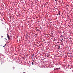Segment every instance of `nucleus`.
<instances>
[{"instance_id":"f257e3e1","label":"nucleus","mask_w":73,"mask_h":73,"mask_svg":"<svg viewBox=\"0 0 73 73\" xmlns=\"http://www.w3.org/2000/svg\"><path fill=\"white\" fill-rule=\"evenodd\" d=\"M7 35L8 40H10V39H11V38H10V37H9V35L8 34H7Z\"/></svg>"},{"instance_id":"f03ea898","label":"nucleus","mask_w":73,"mask_h":73,"mask_svg":"<svg viewBox=\"0 0 73 73\" xmlns=\"http://www.w3.org/2000/svg\"><path fill=\"white\" fill-rule=\"evenodd\" d=\"M36 31H37V32H39V31H40V30H39L38 29H37Z\"/></svg>"},{"instance_id":"7ed1b4c3","label":"nucleus","mask_w":73,"mask_h":73,"mask_svg":"<svg viewBox=\"0 0 73 73\" xmlns=\"http://www.w3.org/2000/svg\"><path fill=\"white\" fill-rule=\"evenodd\" d=\"M58 69H60V68H56V69H54V70H58Z\"/></svg>"},{"instance_id":"20e7f679","label":"nucleus","mask_w":73,"mask_h":73,"mask_svg":"<svg viewBox=\"0 0 73 73\" xmlns=\"http://www.w3.org/2000/svg\"><path fill=\"white\" fill-rule=\"evenodd\" d=\"M46 56L47 57H49V55H47Z\"/></svg>"},{"instance_id":"39448f33","label":"nucleus","mask_w":73,"mask_h":73,"mask_svg":"<svg viewBox=\"0 0 73 73\" xmlns=\"http://www.w3.org/2000/svg\"><path fill=\"white\" fill-rule=\"evenodd\" d=\"M5 45H6V44H5V45L4 46H3V47H4L5 46Z\"/></svg>"},{"instance_id":"423d86ee","label":"nucleus","mask_w":73,"mask_h":73,"mask_svg":"<svg viewBox=\"0 0 73 73\" xmlns=\"http://www.w3.org/2000/svg\"><path fill=\"white\" fill-rule=\"evenodd\" d=\"M60 46H58V49H60Z\"/></svg>"},{"instance_id":"0eeeda50","label":"nucleus","mask_w":73,"mask_h":73,"mask_svg":"<svg viewBox=\"0 0 73 73\" xmlns=\"http://www.w3.org/2000/svg\"><path fill=\"white\" fill-rule=\"evenodd\" d=\"M32 65H33L34 64H33V62H32Z\"/></svg>"},{"instance_id":"6e6552de","label":"nucleus","mask_w":73,"mask_h":73,"mask_svg":"<svg viewBox=\"0 0 73 73\" xmlns=\"http://www.w3.org/2000/svg\"><path fill=\"white\" fill-rule=\"evenodd\" d=\"M59 13H58V14H59V15H60V11L59 12Z\"/></svg>"},{"instance_id":"1a4fd4ad","label":"nucleus","mask_w":73,"mask_h":73,"mask_svg":"<svg viewBox=\"0 0 73 73\" xmlns=\"http://www.w3.org/2000/svg\"><path fill=\"white\" fill-rule=\"evenodd\" d=\"M33 60V61L32 62H35V61H34V60Z\"/></svg>"},{"instance_id":"9d476101","label":"nucleus","mask_w":73,"mask_h":73,"mask_svg":"<svg viewBox=\"0 0 73 73\" xmlns=\"http://www.w3.org/2000/svg\"><path fill=\"white\" fill-rule=\"evenodd\" d=\"M62 37V36L61 35V36H60V37Z\"/></svg>"},{"instance_id":"9b49d317","label":"nucleus","mask_w":73,"mask_h":73,"mask_svg":"<svg viewBox=\"0 0 73 73\" xmlns=\"http://www.w3.org/2000/svg\"><path fill=\"white\" fill-rule=\"evenodd\" d=\"M56 46H57L58 47V46H60L58 45H57Z\"/></svg>"},{"instance_id":"f8f14e48","label":"nucleus","mask_w":73,"mask_h":73,"mask_svg":"<svg viewBox=\"0 0 73 73\" xmlns=\"http://www.w3.org/2000/svg\"><path fill=\"white\" fill-rule=\"evenodd\" d=\"M57 16H58V14L56 15Z\"/></svg>"},{"instance_id":"ddd939ff","label":"nucleus","mask_w":73,"mask_h":73,"mask_svg":"<svg viewBox=\"0 0 73 73\" xmlns=\"http://www.w3.org/2000/svg\"><path fill=\"white\" fill-rule=\"evenodd\" d=\"M55 1L56 2L57 1V0H55Z\"/></svg>"},{"instance_id":"4468645a","label":"nucleus","mask_w":73,"mask_h":73,"mask_svg":"<svg viewBox=\"0 0 73 73\" xmlns=\"http://www.w3.org/2000/svg\"><path fill=\"white\" fill-rule=\"evenodd\" d=\"M5 39V40H7V39L5 38H4Z\"/></svg>"},{"instance_id":"2eb2a0df","label":"nucleus","mask_w":73,"mask_h":73,"mask_svg":"<svg viewBox=\"0 0 73 73\" xmlns=\"http://www.w3.org/2000/svg\"><path fill=\"white\" fill-rule=\"evenodd\" d=\"M33 56H34V54H33V56H32L33 57Z\"/></svg>"},{"instance_id":"dca6fc26","label":"nucleus","mask_w":73,"mask_h":73,"mask_svg":"<svg viewBox=\"0 0 73 73\" xmlns=\"http://www.w3.org/2000/svg\"><path fill=\"white\" fill-rule=\"evenodd\" d=\"M60 41H62V40H60Z\"/></svg>"},{"instance_id":"f3484780","label":"nucleus","mask_w":73,"mask_h":73,"mask_svg":"<svg viewBox=\"0 0 73 73\" xmlns=\"http://www.w3.org/2000/svg\"><path fill=\"white\" fill-rule=\"evenodd\" d=\"M63 33H64V32H63Z\"/></svg>"},{"instance_id":"a211bd4d","label":"nucleus","mask_w":73,"mask_h":73,"mask_svg":"<svg viewBox=\"0 0 73 73\" xmlns=\"http://www.w3.org/2000/svg\"><path fill=\"white\" fill-rule=\"evenodd\" d=\"M62 40H64V39H63H63H62Z\"/></svg>"}]
</instances>
